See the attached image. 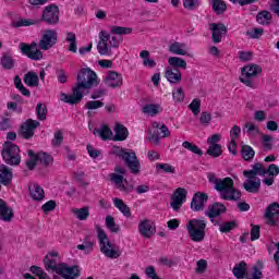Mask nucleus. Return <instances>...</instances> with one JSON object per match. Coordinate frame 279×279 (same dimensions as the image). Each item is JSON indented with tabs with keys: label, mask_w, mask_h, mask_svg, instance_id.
Listing matches in <instances>:
<instances>
[{
	"label": "nucleus",
	"mask_w": 279,
	"mask_h": 279,
	"mask_svg": "<svg viewBox=\"0 0 279 279\" xmlns=\"http://www.w3.org/2000/svg\"><path fill=\"white\" fill-rule=\"evenodd\" d=\"M182 204H184V202H182L180 198H175L174 196L171 197L170 206L175 213L182 208Z\"/></svg>",
	"instance_id": "obj_63"
},
{
	"label": "nucleus",
	"mask_w": 279,
	"mask_h": 279,
	"mask_svg": "<svg viewBox=\"0 0 279 279\" xmlns=\"http://www.w3.org/2000/svg\"><path fill=\"white\" fill-rule=\"evenodd\" d=\"M211 3V8L216 14L220 15L228 10V5L223 0H209Z\"/></svg>",
	"instance_id": "obj_36"
},
{
	"label": "nucleus",
	"mask_w": 279,
	"mask_h": 279,
	"mask_svg": "<svg viewBox=\"0 0 279 279\" xmlns=\"http://www.w3.org/2000/svg\"><path fill=\"white\" fill-rule=\"evenodd\" d=\"M29 193L34 202H43V199H45V190H43L38 184L29 186Z\"/></svg>",
	"instance_id": "obj_25"
},
{
	"label": "nucleus",
	"mask_w": 279,
	"mask_h": 279,
	"mask_svg": "<svg viewBox=\"0 0 279 279\" xmlns=\"http://www.w3.org/2000/svg\"><path fill=\"white\" fill-rule=\"evenodd\" d=\"M113 130L116 132L113 141H125L130 134V132H128V128L120 123L116 124Z\"/></svg>",
	"instance_id": "obj_29"
},
{
	"label": "nucleus",
	"mask_w": 279,
	"mask_h": 279,
	"mask_svg": "<svg viewBox=\"0 0 279 279\" xmlns=\"http://www.w3.org/2000/svg\"><path fill=\"white\" fill-rule=\"evenodd\" d=\"M228 208H226V205L222 203H214L208 207V209L205 211L206 217H208L214 223V226H217L219 221L215 220L216 217H219L220 215H223Z\"/></svg>",
	"instance_id": "obj_16"
},
{
	"label": "nucleus",
	"mask_w": 279,
	"mask_h": 279,
	"mask_svg": "<svg viewBox=\"0 0 279 279\" xmlns=\"http://www.w3.org/2000/svg\"><path fill=\"white\" fill-rule=\"evenodd\" d=\"M186 230L191 241L202 243L206 239V220L192 219L186 225Z\"/></svg>",
	"instance_id": "obj_6"
},
{
	"label": "nucleus",
	"mask_w": 279,
	"mask_h": 279,
	"mask_svg": "<svg viewBox=\"0 0 279 279\" xmlns=\"http://www.w3.org/2000/svg\"><path fill=\"white\" fill-rule=\"evenodd\" d=\"M105 104L101 100H89L85 104V110H99V108H104Z\"/></svg>",
	"instance_id": "obj_49"
},
{
	"label": "nucleus",
	"mask_w": 279,
	"mask_h": 279,
	"mask_svg": "<svg viewBox=\"0 0 279 279\" xmlns=\"http://www.w3.org/2000/svg\"><path fill=\"white\" fill-rule=\"evenodd\" d=\"M77 250L85 252V254H90L93 252V247H95V242L92 241H84L83 244H78Z\"/></svg>",
	"instance_id": "obj_52"
},
{
	"label": "nucleus",
	"mask_w": 279,
	"mask_h": 279,
	"mask_svg": "<svg viewBox=\"0 0 279 279\" xmlns=\"http://www.w3.org/2000/svg\"><path fill=\"white\" fill-rule=\"evenodd\" d=\"M157 171H163V173H175V168L169 163H157Z\"/></svg>",
	"instance_id": "obj_55"
},
{
	"label": "nucleus",
	"mask_w": 279,
	"mask_h": 279,
	"mask_svg": "<svg viewBox=\"0 0 279 279\" xmlns=\"http://www.w3.org/2000/svg\"><path fill=\"white\" fill-rule=\"evenodd\" d=\"M40 21L48 25H58L60 23V9L56 4H50L44 9Z\"/></svg>",
	"instance_id": "obj_10"
},
{
	"label": "nucleus",
	"mask_w": 279,
	"mask_h": 279,
	"mask_svg": "<svg viewBox=\"0 0 279 279\" xmlns=\"http://www.w3.org/2000/svg\"><path fill=\"white\" fill-rule=\"evenodd\" d=\"M99 134L102 141H108V138H112V130L108 128V125H102L99 130L94 131V134Z\"/></svg>",
	"instance_id": "obj_42"
},
{
	"label": "nucleus",
	"mask_w": 279,
	"mask_h": 279,
	"mask_svg": "<svg viewBox=\"0 0 279 279\" xmlns=\"http://www.w3.org/2000/svg\"><path fill=\"white\" fill-rule=\"evenodd\" d=\"M240 153H241L242 158L246 162L254 160V156L256 155V151H254V148H252V146H250V145H243Z\"/></svg>",
	"instance_id": "obj_35"
},
{
	"label": "nucleus",
	"mask_w": 279,
	"mask_h": 279,
	"mask_svg": "<svg viewBox=\"0 0 279 279\" xmlns=\"http://www.w3.org/2000/svg\"><path fill=\"white\" fill-rule=\"evenodd\" d=\"M140 234L144 236V239H151L154 234H156V229L151 226V220H143L138 225Z\"/></svg>",
	"instance_id": "obj_21"
},
{
	"label": "nucleus",
	"mask_w": 279,
	"mask_h": 279,
	"mask_svg": "<svg viewBox=\"0 0 279 279\" xmlns=\"http://www.w3.org/2000/svg\"><path fill=\"white\" fill-rule=\"evenodd\" d=\"M2 158L5 165L16 167L21 165V148L12 142H5L2 149Z\"/></svg>",
	"instance_id": "obj_7"
},
{
	"label": "nucleus",
	"mask_w": 279,
	"mask_h": 279,
	"mask_svg": "<svg viewBox=\"0 0 279 279\" xmlns=\"http://www.w3.org/2000/svg\"><path fill=\"white\" fill-rule=\"evenodd\" d=\"M1 64L2 68L5 69L7 71H11V69H14V59L8 54H3L1 58Z\"/></svg>",
	"instance_id": "obj_46"
},
{
	"label": "nucleus",
	"mask_w": 279,
	"mask_h": 279,
	"mask_svg": "<svg viewBox=\"0 0 279 279\" xmlns=\"http://www.w3.org/2000/svg\"><path fill=\"white\" fill-rule=\"evenodd\" d=\"M12 217H14V211L12 208L8 206L5 201L0 198V219L1 221H12Z\"/></svg>",
	"instance_id": "obj_22"
},
{
	"label": "nucleus",
	"mask_w": 279,
	"mask_h": 279,
	"mask_svg": "<svg viewBox=\"0 0 279 279\" xmlns=\"http://www.w3.org/2000/svg\"><path fill=\"white\" fill-rule=\"evenodd\" d=\"M184 47H186V44L174 41L169 46V51L174 56H186Z\"/></svg>",
	"instance_id": "obj_33"
},
{
	"label": "nucleus",
	"mask_w": 279,
	"mask_h": 279,
	"mask_svg": "<svg viewBox=\"0 0 279 279\" xmlns=\"http://www.w3.org/2000/svg\"><path fill=\"white\" fill-rule=\"evenodd\" d=\"M132 33V28L123 26H111V34L116 36H125Z\"/></svg>",
	"instance_id": "obj_47"
},
{
	"label": "nucleus",
	"mask_w": 279,
	"mask_h": 279,
	"mask_svg": "<svg viewBox=\"0 0 279 279\" xmlns=\"http://www.w3.org/2000/svg\"><path fill=\"white\" fill-rule=\"evenodd\" d=\"M207 156H211V158H219L223 154V150L221 149V145H211L206 150Z\"/></svg>",
	"instance_id": "obj_45"
},
{
	"label": "nucleus",
	"mask_w": 279,
	"mask_h": 279,
	"mask_svg": "<svg viewBox=\"0 0 279 279\" xmlns=\"http://www.w3.org/2000/svg\"><path fill=\"white\" fill-rule=\"evenodd\" d=\"M41 210L46 214L51 213V210H56V201H48L41 206Z\"/></svg>",
	"instance_id": "obj_64"
},
{
	"label": "nucleus",
	"mask_w": 279,
	"mask_h": 279,
	"mask_svg": "<svg viewBox=\"0 0 279 279\" xmlns=\"http://www.w3.org/2000/svg\"><path fill=\"white\" fill-rule=\"evenodd\" d=\"M128 170L123 166H116L114 172L109 174L110 182L116 184V187L119 191H123L124 193L132 192V186H125L128 184V179H125V174Z\"/></svg>",
	"instance_id": "obj_8"
},
{
	"label": "nucleus",
	"mask_w": 279,
	"mask_h": 279,
	"mask_svg": "<svg viewBox=\"0 0 279 279\" xmlns=\"http://www.w3.org/2000/svg\"><path fill=\"white\" fill-rule=\"evenodd\" d=\"M208 203V194L204 192H196L191 202V209L194 213H202Z\"/></svg>",
	"instance_id": "obj_15"
},
{
	"label": "nucleus",
	"mask_w": 279,
	"mask_h": 279,
	"mask_svg": "<svg viewBox=\"0 0 279 279\" xmlns=\"http://www.w3.org/2000/svg\"><path fill=\"white\" fill-rule=\"evenodd\" d=\"M184 89H182V87H177L173 89L172 98L177 104H182V101H184Z\"/></svg>",
	"instance_id": "obj_51"
},
{
	"label": "nucleus",
	"mask_w": 279,
	"mask_h": 279,
	"mask_svg": "<svg viewBox=\"0 0 279 279\" xmlns=\"http://www.w3.org/2000/svg\"><path fill=\"white\" fill-rule=\"evenodd\" d=\"M189 108H190V110H192L193 114L195 117H197V114H199V112H201L202 100H199V98H195L194 100H192Z\"/></svg>",
	"instance_id": "obj_53"
},
{
	"label": "nucleus",
	"mask_w": 279,
	"mask_h": 279,
	"mask_svg": "<svg viewBox=\"0 0 279 279\" xmlns=\"http://www.w3.org/2000/svg\"><path fill=\"white\" fill-rule=\"evenodd\" d=\"M38 23L36 20H24L21 19L16 22H13V27H29L31 25H36Z\"/></svg>",
	"instance_id": "obj_54"
},
{
	"label": "nucleus",
	"mask_w": 279,
	"mask_h": 279,
	"mask_svg": "<svg viewBox=\"0 0 279 279\" xmlns=\"http://www.w3.org/2000/svg\"><path fill=\"white\" fill-rule=\"evenodd\" d=\"M40 128V122L38 120L27 119L20 128V136L29 141V138H34V131Z\"/></svg>",
	"instance_id": "obj_11"
},
{
	"label": "nucleus",
	"mask_w": 279,
	"mask_h": 279,
	"mask_svg": "<svg viewBox=\"0 0 279 279\" xmlns=\"http://www.w3.org/2000/svg\"><path fill=\"white\" fill-rule=\"evenodd\" d=\"M271 12L264 10L257 13L256 21L259 25H270L272 20Z\"/></svg>",
	"instance_id": "obj_31"
},
{
	"label": "nucleus",
	"mask_w": 279,
	"mask_h": 279,
	"mask_svg": "<svg viewBox=\"0 0 279 279\" xmlns=\"http://www.w3.org/2000/svg\"><path fill=\"white\" fill-rule=\"evenodd\" d=\"M208 268V262H206V259H199L196 263V274H204V271H206V269Z\"/></svg>",
	"instance_id": "obj_58"
},
{
	"label": "nucleus",
	"mask_w": 279,
	"mask_h": 279,
	"mask_svg": "<svg viewBox=\"0 0 279 279\" xmlns=\"http://www.w3.org/2000/svg\"><path fill=\"white\" fill-rule=\"evenodd\" d=\"M65 40L70 43L69 51H72V53H77V36L75 33H66Z\"/></svg>",
	"instance_id": "obj_37"
},
{
	"label": "nucleus",
	"mask_w": 279,
	"mask_h": 279,
	"mask_svg": "<svg viewBox=\"0 0 279 279\" xmlns=\"http://www.w3.org/2000/svg\"><path fill=\"white\" fill-rule=\"evenodd\" d=\"M113 205L116 208H118V210H120V213H122V215H124V217H132V211H130V208L125 202H123V199L117 197L113 198Z\"/></svg>",
	"instance_id": "obj_34"
},
{
	"label": "nucleus",
	"mask_w": 279,
	"mask_h": 279,
	"mask_svg": "<svg viewBox=\"0 0 279 279\" xmlns=\"http://www.w3.org/2000/svg\"><path fill=\"white\" fill-rule=\"evenodd\" d=\"M207 179L209 184L214 185L215 191L220 194L221 199L227 202H239L241 199V191L234 187V180L232 178H217L215 173H208Z\"/></svg>",
	"instance_id": "obj_3"
},
{
	"label": "nucleus",
	"mask_w": 279,
	"mask_h": 279,
	"mask_svg": "<svg viewBox=\"0 0 279 279\" xmlns=\"http://www.w3.org/2000/svg\"><path fill=\"white\" fill-rule=\"evenodd\" d=\"M105 84L109 88H121L123 86V75L117 71H109L105 76Z\"/></svg>",
	"instance_id": "obj_17"
},
{
	"label": "nucleus",
	"mask_w": 279,
	"mask_h": 279,
	"mask_svg": "<svg viewBox=\"0 0 279 279\" xmlns=\"http://www.w3.org/2000/svg\"><path fill=\"white\" fill-rule=\"evenodd\" d=\"M258 73H263V68L258 64H250L245 65L242 69V74L240 76V82L247 86L248 88H254V77L258 75Z\"/></svg>",
	"instance_id": "obj_9"
},
{
	"label": "nucleus",
	"mask_w": 279,
	"mask_h": 279,
	"mask_svg": "<svg viewBox=\"0 0 279 279\" xmlns=\"http://www.w3.org/2000/svg\"><path fill=\"white\" fill-rule=\"evenodd\" d=\"M264 268H265V264L260 260H257V263L253 265L251 274L246 275V279H263Z\"/></svg>",
	"instance_id": "obj_23"
},
{
	"label": "nucleus",
	"mask_w": 279,
	"mask_h": 279,
	"mask_svg": "<svg viewBox=\"0 0 279 279\" xmlns=\"http://www.w3.org/2000/svg\"><path fill=\"white\" fill-rule=\"evenodd\" d=\"M48 112H49V110H47V105L41 104V102L37 104L36 114H37L38 121H47Z\"/></svg>",
	"instance_id": "obj_39"
},
{
	"label": "nucleus",
	"mask_w": 279,
	"mask_h": 279,
	"mask_svg": "<svg viewBox=\"0 0 279 279\" xmlns=\"http://www.w3.org/2000/svg\"><path fill=\"white\" fill-rule=\"evenodd\" d=\"M199 121L202 123V125H210V121H213V116L206 111H203L201 113V118H199Z\"/></svg>",
	"instance_id": "obj_59"
},
{
	"label": "nucleus",
	"mask_w": 279,
	"mask_h": 279,
	"mask_svg": "<svg viewBox=\"0 0 279 279\" xmlns=\"http://www.w3.org/2000/svg\"><path fill=\"white\" fill-rule=\"evenodd\" d=\"M58 276L64 279L80 278V266H69L68 264L61 263L59 264Z\"/></svg>",
	"instance_id": "obj_12"
},
{
	"label": "nucleus",
	"mask_w": 279,
	"mask_h": 279,
	"mask_svg": "<svg viewBox=\"0 0 279 279\" xmlns=\"http://www.w3.org/2000/svg\"><path fill=\"white\" fill-rule=\"evenodd\" d=\"M168 64L170 65V69L186 70V60H184L180 57H170L168 59Z\"/></svg>",
	"instance_id": "obj_32"
},
{
	"label": "nucleus",
	"mask_w": 279,
	"mask_h": 279,
	"mask_svg": "<svg viewBox=\"0 0 279 279\" xmlns=\"http://www.w3.org/2000/svg\"><path fill=\"white\" fill-rule=\"evenodd\" d=\"M165 77L169 84H180L182 82V72L179 69L166 68Z\"/></svg>",
	"instance_id": "obj_20"
},
{
	"label": "nucleus",
	"mask_w": 279,
	"mask_h": 279,
	"mask_svg": "<svg viewBox=\"0 0 279 279\" xmlns=\"http://www.w3.org/2000/svg\"><path fill=\"white\" fill-rule=\"evenodd\" d=\"M37 160L44 165V167H51L53 165V156L48 153H38Z\"/></svg>",
	"instance_id": "obj_38"
},
{
	"label": "nucleus",
	"mask_w": 279,
	"mask_h": 279,
	"mask_svg": "<svg viewBox=\"0 0 279 279\" xmlns=\"http://www.w3.org/2000/svg\"><path fill=\"white\" fill-rule=\"evenodd\" d=\"M105 223L108 230H110V232L117 233L119 232V230H121V228L119 227V225H117L112 216H107L105 218Z\"/></svg>",
	"instance_id": "obj_44"
},
{
	"label": "nucleus",
	"mask_w": 279,
	"mask_h": 279,
	"mask_svg": "<svg viewBox=\"0 0 279 279\" xmlns=\"http://www.w3.org/2000/svg\"><path fill=\"white\" fill-rule=\"evenodd\" d=\"M140 58L143 60V66H146L147 69H155L156 60L151 59L149 50H142L140 52Z\"/></svg>",
	"instance_id": "obj_28"
},
{
	"label": "nucleus",
	"mask_w": 279,
	"mask_h": 279,
	"mask_svg": "<svg viewBox=\"0 0 279 279\" xmlns=\"http://www.w3.org/2000/svg\"><path fill=\"white\" fill-rule=\"evenodd\" d=\"M73 215L76 216V219L80 221H86L88 217H90V213L88 211V207H83V208H74L72 209Z\"/></svg>",
	"instance_id": "obj_40"
},
{
	"label": "nucleus",
	"mask_w": 279,
	"mask_h": 279,
	"mask_svg": "<svg viewBox=\"0 0 279 279\" xmlns=\"http://www.w3.org/2000/svg\"><path fill=\"white\" fill-rule=\"evenodd\" d=\"M233 276L236 279H247V264L245 262H241L240 264L233 267Z\"/></svg>",
	"instance_id": "obj_27"
},
{
	"label": "nucleus",
	"mask_w": 279,
	"mask_h": 279,
	"mask_svg": "<svg viewBox=\"0 0 279 279\" xmlns=\"http://www.w3.org/2000/svg\"><path fill=\"white\" fill-rule=\"evenodd\" d=\"M274 142V137L271 135H263L262 136V144L263 147H265V149H272L274 144H271Z\"/></svg>",
	"instance_id": "obj_56"
},
{
	"label": "nucleus",
	"mask_w": 279,
	"mask_h": 279,
	"mask_svg": "<svg viewBox=\"0 0 279 279\" xmlns=\"http://www.w3.org/2000/svg\"><path fill=\"white\" fill-rule=\"evenodd\" d=\"M216 226H219V230L222 234H228V232H232L236 228V221H227L223 223H217Z\"/></svg>",
	"instance_id": "obj_41"
},
{
	"label": "nucleus",
	"mask_w": 279,
	"mask_h": 279,
	"mask_svg": "<svg viewBox=\"0 0 279 279\" xmlns=\"http://www.w3.org/2000/svg\"><path fill=\"white\" fill-rule=\"evenodd\" d=\"M159 108L160 107L158 105L148 104L143 107V112H144V114H149L150 117H156V114H158Z\"/></svg>",
	"instance_id": "obj_48"
},
{
	"label": "nucleus",
	"mask_w": 279,
	"mask_h": 279,
	"mask_svg": "<svg viewBox=\"0 0 279 279\" xmlns=\"http://www.w3.org/2000/svg\"><path fill=\"white\" fill-rule=\"evenodd\" d=\"M99 86L97 73L89 68L82 69L76 77V85L73 87V95L62 93L60 96L61 101L70 104V106H77L84 99V90H90Z\"/></svg>",
	"instance_id": "obj_1"
},
{
	"label": "nucleus",
	"mask_w": 279,
	"mask_h": 279,
	"mask_svg": "<svg viewBox=\"0 0 279 279\" xmlns=\"http://www.w3.org/2000/svg\"><path fill=\"white\" fill-rule=\"evenodd\" d=\"M243 175H251L256 178V175H267V169L263 168V163H255L253 170H245Z\"/></svg>",
	"instance_id": "obj_30"
},
{
	"label": "nucleus",
	"mask_w": 279,
	"mask_h": 279,
	"mask_svg": "<svg viewBox=\"0 0 279 279\" xmlns=\"http://www.w3.org/2000/svg\"><path fill=\"white\" fill-rule=\"evenodd\" d=\"M56 43H58V33L53 29H47L38 44L36 41H33L31 45L21 43L20 51L23 56H27L29 60L38 62L39 60H43V51H49Z\"/></svg>",
	"instance_id": "obj_2"
},
{
	"label": "nucleus",
	"mask_w": 279,
	"mask_h": 279,
	"mask_svg": "<svg viewBox=\"0 0 279 279\" xmlns=\"http://www.w3.org/2000/svg\"><path fill=\"white\" fill-rule=\"evenodd\" d=\"M45 266L47 271L51 269V271H56V274H58V269H60V264H57L56 259H48L45 262Z\"/></svg>",
	"instance_id": "obj_57"
},
{
	"label": "nucleus",
	"mask_w": 279,
	"mask_h": 279,
	"mask_svg": "<svg viewBox=\"0 0 279 279\" xmlns=\"http://www.w3.org/2000/svg\"><path fill=\"white\" fill-rule=\"evenodd\" d=\"M172 197H175L178 199H181V202H184V199H186V189L184 187L177 189Z\"/></svg>",
	"instance_id": "obj_62"
},
{
	"label": "nucleus",
	"mask_w": 279,
	"mask_h": 279,
	"mask_svg": "<svg viewBox=\"0 0 279 279\" xmlns=\"http://www.w3.org/2000/svg\"><path fill=\"white\" fill-rule=\"evenodd\" d=\"M12 182V169L5 165L0 166V184L8 186Z\"/></svg>",
	"instance_id": "obj_24"
},
{
	"label": "nucleus",
	"mask_w": 279,
	"mask_h": 279,
	"mask_svg": "<svg viewBox=\"0 0 279 279\" xmlns=\"http://www.w3.org/2000/svg\"><path fill=\"white\" fill-rule=\"evenodd\" d=\"M113 154L124 161L125 167H128L132 175H138V173H141V160H138L136 151L116 147Z\"/></svg>",
	"instance_id": "obj_4"
},
{
	"label": "nucleus",
	"mask_w": 279,
	"mask_h": 279,
	"mask_svg": "<svg viewBox=\"0 0 279 279\" xmlns=\"http://www.w3.org/2000/svg\"><path fill=\"white\" fill-rule=\"evenodd\" d=\"M62 141H64V136L62 135V131H57L54 133V137L52 140V145L54 147H60V145H62Z\"/></svg>",
	"instance_id": "obj_61"
},
{
	"label": "nucleus",
	"mask_w": 279,
	"mask_h": 279,
	"mask_svg": "<svg viewBox=\"0 0 279 279\" xmlns=\"http://www.w3.org/2000/svg\"><path fill=\"white\" fill-rule=\"evenodd\" d=\"M264 219H266V223L268 226H276V223H278V219H279L278 203H271L266 207V210L264 213Z\"/></svg>",
	"instance_id": "obj_14"
},
{
	"label": "nucleus",
	"mask_w": 279,
	"mask_h": 279,
	"mask_svg": "<svg viewBox=\"0 0 279 279\" xmlns=\"http://www.w3.org/2000/svg\"><path fill=\"white\" fill-rule=\"evenodd\" d=\"M110 39V34L106 31H101L99 33V41L97 44L98 53L100 56H110L112 53V49L110 46L108 47V40Z\"/></svg>",
	"instance_id": "obj_18"
},
{
	"label": "nucleus",
	"mask_w": 279,
	"mask_h": 279,
	"mask_svg": "<svg viewBox=\"0 0 279 279\" xmlns=\"http://www.w3.org/2000/svg\"><path fill=\"white\" fill-rule=\"evenodd\" d=\"M38 74L34 71H29L24 75V84L29 88H38Z\"/></svg>",
	"instance_id": "obj_26"
},
{
	"label": "nucleus",
	"mask_w": 279,
	"mask_h": 279,
	"mask_svg": "<svg viewBox=\"0 0 279 279\" xmlns=\"http://www.w3.org/2000/svg\"><path fill=\"white\" fill-rule=\"evenodd\" d=\"M246 177V181L243 183V187L247 193H258L260 191V180L258 177H252L250 174Z\"/></svg>",
	"instance_id": "obj_19"
},
{
	"label": "nucleus",
	"mask_w": 279,
	"mask_h": 279,
	"mask_svg": "<svg viewBox=\"0 0 279 279\" xmlns=\"http://www.w3.org/2000/svg\"><path fill=\"white\" fill-rule=\"evenodd\" d=\"M182 147H184V149H187L189 151H192V154H196L197 156H204V150L191 142H183Z\"/></svg>",
	"instance_id": "obj_43"
},
{
	"label": "nucleus",
	"mask_w": 279,
	"mask_h": 279,
	"mask_svg": "<svg viewBox=\"0 0 279 279\" xmlns=\"http://www.w3.org/2000/svg\"><path fill=\"white\" fill-rule=\"evenodd\" d=\"M209 31L211 32V40L215 44L221 43L223 36L228 34V27L223 23H210Z\"/></svg>",
	"instance_id": "obj_13"
},
{
	"label": "nucleus",
	"mask_w": 279,
	"mask_h": 279,
	"mask_svg": "<svg viewBox=\"0 0 279 279\" xmlns=\"http://www.w3.org/2000/svg\"><path fill=\"white\" fill-rule=\"evenodd\" d=\"M199 5H202V2L199 0H183V8H185V10H197Z\"/></svg>",
	"instance_id": "obj_50"
},
{
	"label": "nucleus",
	"mask_w": 279,
	"mask_h": 279,
	"mask_svg": "<svg viewBox=\"0 0 279 279\" xmlns=\"http://www.w3.org/2000/svg\"><path fill=\"white\" fill-rule=\"evenodd\" d=\"M1 132H7V130H12V120L10 118H2L0 121Z\"/></svg>",
	"instance_id": "obj_60"
},
{
	"label": "nucleus",
	"mask_w": 279,
	"mask_h": 279,
	"mask_svg": "<svg viewBox=\"0 0 279 279\" xmlns=\"http://www.w3.org/2000/svg\"><path fill=\"white\" fill-rule=\"evenodd\" d=\"M97 234H98V240L100 244V252L107 257V258H119L121 256V250L114 248L108 240V234L101 227L96 226Z\"/></svg>",
	"instance_id": "obj_5"
}]
</instances>
